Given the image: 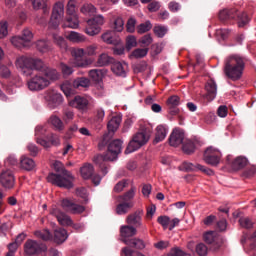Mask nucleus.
<instances>
[{"label": "nucleus", "mask_w": 256, "mask_h": 256, "mask_svg": "<svg viewBox=\"0 0 256 256\" xmlns=\"http://www.w3.org/2000/svg\"><path fill=\"white\" fill-rule=\"evenodd\" d=\"M22 38V41H25L27 43H31L33 41V32L29 28H25L22 30V34L20 36Z\"/></svg>", "instance_id": "nucleus-52"}, {"label": "nucleus", "mask_w": 256, "mask_h": 256, "mask_svg": "<svg viewBox=\"0 0 256 256\" xmlns=\"http://www.w3.org/2000/svg\"><path fill=\"white\" fill-rule=\"evenodd\" d=\"M42 75L49 81V85L54 81H59L61 79V73H59L57 69L48 67L47 65L46 68H44Z\"/></svg>", "instance_id": "nucleus-23"}, {"label": "nucleus", "mask_w": 256, "mask_h": 256, "mask_svg": "<svg viewBox=\"0 0 256 256\" xmlns=\"http://www.w3.org/2000/svg\"><path fill=\"white\" fill-rule=\"evenodd\" d=\"M53 167L59 174H49L47 177L48 183H52V185H56L57 187H63L64 189H72L74 179L73 174L67 171L60 161L54 162Z\"/></svg>", "instance_id": "nucleus-2"}, {"label": "nucleus", "mask_w": 256, "mask_h": 256, "mask_svg": "<svg viewBox=\"0 0 256 256\" xmlns=\"http://www.w3.org/2000/svg\"><path fill=\"white\" fill-rule=\"evenodd\" d=\"M207 246L203 243H200L196 246V253H198L200 256L207 255Z\"/></svg>", "instance_id": "nucleus-64"}, {"label": "nucleus", "mask_w": 256, "mask_h": 256, "mask_svg": "<svg viewBox=\"0 0 256 256\" xmlns=\"http://www.w3.org/2000/svg\"><path fill=\"white\" fill-rule=\"evenodd\" d=\"M180 169L182 171H202V173H205L206 175H214L213 170L201 165V164H193L191 162H184Z\"/></svg>", "instance_id": "nucleus-17"}, {"label": "nucleus", "mask_w": 256, "mask_h": 256, "mask_svg": "<svg viewBox=\"0 0 256 256\" xmlns=\"http://www.w3.org/2000/svg\"><path fill=\"white\" fill-rule=\"evenodd\" d=\"M69 105L70 107H74L75 109H78V111L85 113L89 107V100L83 96H76L69 102Z\"/></svg>", "instance_id": "nucleus-21"}, {"label": "nucleus", "mask_w": 256, "mask_h": 256, "mask_svg": "<svg viewBox=\"0 0 256 256\" xmlns=\"http://www.w3.org/2000/svg\"><path fill=\"white\" fill-rule=\"evenodd\" d=\"M185 142V132L181 129H174L170 135L169 143L171 147H179Z\"/></svg>", "instance_id": "nucleus-19"}, {"label": "nucleus", "mask_w": 256, "mask_h": 256, "mask_svg": "<svg viewBox=\"0 0 256 256\" xmlns=\"http://www.w3.org/2000/svg\"><path fill=\"white\" fill-rule=\"evenodd\" d=\"M49 123L56 129V131H63L65 129V125H63V121L56 115H52L49 118Z\"/></svg>", "instance_id": "nucleus-43"}, {"label": "nucleus", "mask_w": 256, "mask_h": 256, "mask_svg": "<svg viewBox=\"0 0 256 256\" xmlns=\"http://www.w3.org/2000/svg\"><path fill=\"white\" fill-rule=\"evenodd\" d=\"M60 68H61L63 77H69L70 75H73V73H74L73 68L65 63H61Z\"/></svg>", "instance_id": "nucleus-59"}, {"label": "nucleus", "mask_w": 256, "mask_h": 256, "mask_svg": "<svg viewBox=\"0 0 256 256\" xmlns=\"http://www.w3.org/2000/svg\"><path fill=\"white\" fill-rule=\"evenodd\" d=\"M204 241L209 245L212 243H217V241H219V235L215 231L206 232L204 234Z\"/></svg>", "instance_id": "nucleus-46"}, {"label": "nucleus", "mask_w": 256, "mask_h": 256, "mask_svg": "<svg viewBox=\"0 0 256 256\" xmlns=\"http://www.w3.org/2000/svg\"><path fill=\"white\" fill-rule=\"evenodd\" d=\"M120 235L123 237V239H130L131 237H135V235H137V228L131 226V224L123 225L120 227Z\"/></svg>", "instance_id": "nucleus-27"}, {"label": "nucleus", "mask_w": 256, "mask_h": 256, "mask_svg": "<svg viewBox=\"0 0 256 256\" xmlns=\"http://www.w3.org/2000/svg\"><path fill=\"white\" fill-rule=\"evenodd\" d=\"M133 47H137V37L129 35L126 37V49L131 51Z\"/></svg>", "instance_id": "nucleus-55"}, {"label": "nucleus", "mask_w": 256, "mask_h": 256, "mask_svg": "<svg viewBox=\"0 0 256 256\" xmlns=\"http://www.w3.org/2000/svg\"><path fill=\"white\" fill-rule=\"evenodd\" d=\"M111 69L118 77H127V64L121 62H115L112 64Z\"/></svg>", "instance_id": "nucleus-29"}, {"label": "nucleus", "mask_w": 256, "mask_h": 256, "mask_svg": "<svg viewBox=\"0 0 256 256\" xmlns=\"http://www.w3.org/2000/svg\"><path fill=\"white\" fill-rule=\"evenodd\" d=\"M123 242L129 247H135V249L143 250L146 247L145 241L139 238L124 239Z\"/></svg>", "instance_id": "nucleus-34"}, {"label": "nucleus", "mask_w": 256, "mask_h": 256, "mask_svg": "<svg viewBox=\"0 0 256 256\" xmlns=\"http://www.w3.org/2000/svg\"><path fill=\"white\" fill-rule=\"evenodd\" d=\"M0 183L4 189H13L15 187V175L11 170L3 171L0 175Z\"/></svg>", "instance_id": "nucleus-16"}, {"label": "nucleus", "mask_w": 256, "mask_h": 256, "mask_svg": "<svg viewBox=\"0 0 256 256\" xmlns=\"http://www.w3.org/2000/svg\"><path fill=\"white\" fill-rule=\"evenodd\" d=\"M135 191H137L136 188L132 187L123 196H120V199H122L123 201H131V199H133L135 197Z\"/></svg>", "instance_id": "nucleus-62"}, {"label": "nucleus", "mask_w": 256, "mask_h": 256, "mask_svg": "<svg viewBox=\"0 0 256 256\" xmlns=\"http://www.w3.org/2000/svg\"><path fill=\"white\" fill-rule=\"evenodd\" d=\"M61 91H63V93H64V95H66V97H70V95L73 94V84H71V82H69V81H65L61 85Z\"/></svg>", "instance_id": "nucleus-51"}, {"label": "nucleus", "mask_w": 256, "mask_h": 256, "mask_svg": "<svg viewBox=\"0 0 256 256\" xmlns=\"http://www.w3.org/2000/svg\"><path fill=\"white\" fill-rule=\"evenodd\" d=\"M72 85L74 89H79V87L87 89V87L91 86V80H89V78L79 77L72 82Z\"/></svg>", "instance_id": "nucleus-39"}, {"label": "nucleus", "mask_w": 256, "mask_h": 256, "mask_svg": "<svg viewBox=\"0 0 256 256\" xmlns=\"http://www.w3.org/2000/svg\"><path fill=\"white\" fill-rule=\"evenodd\" d=\"M66 39L71 43H85V41H87V37L85 35L75 31H70L67 34Z\"/></svg>", "instance_id": "nucleus-31"}, {"label": "nucleus", "mask_w": 256, "mask_h": 256, "mask_svg": "<svg viewBox=\"0 0 256 256\" xmlns=\"http://www.w3.org/2000/svg\"><path fill=\"white\" fill-rule=\"evenodd\" d=\"M239 224L244 228V229H251L253 227V222L251 219L247 217H242L239 219Z\"/></svg>", "instance_id": "nucleus-63"}, {"label": "nucleus", "mask_w": 256, "mask_h": 256, "mask_svg": "<svg viewBox=\"0 0 256 256\" xmlns=\"http://www.w3.org/2000/svg\"><path fill=\"white\" fill-rule=\"evenodd\" d=\"M7 35H9L7 21H1L0 22V39H4V37H7Z\"/></svg>", "instance_id": "nucleus-60"}, {"label": "nucleus", "mask_w": 256, "mask_h": 256, "mask_svg": "<svg viewBox=\"0 0 256 256\" xmlns=\"http://www.w3.org/2000/svg\"><path fill=\"white\" fill-rule=\"evenodd\" d=\"M121 121H123V118L121 117V115L113 116L108 122V125H107L108 131H110L111 133H115V131L119 129V126L121 125Z\"/></svg>", "instance_id": "nucleus-33"}, {"label": "nucleus", "mask_w": 256, "mask_h": 256, "mask_svg": "<svg viewBox=\"0 0 256 256\" xmlns=\"http://www.w3.org/2000/svg\"><path fill=\"white\" fill-rule=\"evenodd\" d=\"M50 215H53L55 218H57L60 225H66L68 227H71V225H73V220L71 219V217H69V215L65 214V212L61 211L55 206L52 207V209L50 210Z\"/></svg>", "instance_id": "nucleus-15"}, {"label": "nucleus", "mask_w": 256, "mask_h": 256, "mask_svg": "<svg viewBox=\"0 0 256 256\" xmlns=\"http://www.w3.org/2000/svg\"><path fill=\"white\" fill-rule=\"evenodd\" d=\"M110 63H113V58L109 56L107 53H102L98 56V59L96 61L97 67H107V65H110Z\"/></svg>", "instance_id": "nucleus-36"}, {"label": "nucleus", "mask_w": 256, "mask_h": 256, "mask_svg": "<svg viewBox=\"0 0 256 256\" xmlns=\"http://www.w3.org/2000/svg\"><path fill=\"white\" fill-rule=\"evenodd\" d=\"M94 171L95 168L93 167V164L86 163L80 168V175L84 179H91Z\"/></svg>", "instance_id": "nucleus-35"}, {"label": "nucleus", "mask_w": 256, "mask_h": 256, "mask_svg": "<svg viewBox=\"0 0 256 256\" xmlns=\"http://www.w3.org/2000/svg\"><path fill=\"white\" fill-rule=\"evenodd\" d=\"M97 49H98L97 45L95 44L89 45L84 49V55L86 57H95L97 56Z\"/></svg>", "instance_id": "nucleus-53"}, {"label": "nucleus", "mask_w": 256, "mask_h": 256, "mask_svg": "<svg viewBox=\"0 0 256 256\" xmlns=\"http://www.w3.org/2000/svg\"><path fill=\"white\" fill-rule=\"evenodd\" d=\"M35 237L38 239H42V241H50L51 239V232L48 229L44 230H37L34 232Z\"/></svg>", "instance_id": "nucleus-47"}, {"label": "nucleus", "mask_w": 256, "mask_h": 256, "mask_svg": "<svg viewBox=\"0 0 256 256\" xmlns=\"http://www.w3.org/2000/svg\"><path fill=\"white\" fill-rule=\"evenodd\" d=\"M72 57H74L72 62L73 67H80L85 69L89 67V65L93 64V60L91 58L83 59V57H85V49L83 48L72 49Z\"/></svg>", "instance_id": "nucleus-11"}, {"label": "nucleus", "mask_w": 256, "mask_h": 256, "mask_svg": "<svg viewBox=\"0 0 256 256\" xmlns=\"http://www.w3.org/2000/svg\"><path fill=\"white\" fill-rule=\"evenodd\" d=\"M43 251H47V247L35 240L29 239L24 244V253L27 256L41 255Z\"/></svg>", "instance_id": "nucleus-13"}, {"label": "nucleus", "mask_w": 256, "mask_h": 256, "mask_svg": "<svg viewBox=\"0 0 256 256\" xmlns=\"http://www.w3.org/2000/svg\"><path fill=\"white\" fill-rule=\"evenodd\" d=\"M53 31H59V29L58 30H49V33L52 34L54 43H56V45H58V47H60V49H64V51H67V41L65 40V38H63V36H59V34H57V33H53Z\"/></svg>", "instance_id": "nucleus-37"}, {"label": "nucleus", "mask_w": 256, "mask_h": 256, "mask_svg": "<svg viewBox=\"0 0 256 256\" xmlns=\"http://www.w3.org/2000/svg\"><path fill=\"white\" fill-rule=\"evenodd\" d=\"M221 151L213 146L208 147L203 156V160L207 163V165H211L212 167H217L221 163Z\"/></svg>", "instance_id": "nucleus-12"}, {"label": "nucleus", "mask_w": 256, "mask_h": 256, "mask_svg": "<svg viewBox=\"0 0 256 256\" xmlns=\"http://www.w3.org/2000/svg\"><path fill=\"white\" fill-rule=\"evenodd\" d=\"M205 99L207 101H214L215 97H217V83H215L213 80H210L205 85Z\"/></svg>", "instance_id": "nucleus-24"}, {"label": "nucleus", "mask_w": 256, "mask_h": 256, "mask_svg": "<svg viewBox=\"0 0 256 256\" xmlns=\"http://www.w3.org/2000/svg\"><path fill=\"white\" fill-rule=\"evenodd\" d=\"M133 203L131 202H122L116 206L117 215H127L130 209H132Z\"/></svg>", "instance_id": "nucleus-40"}, {"label": "nucleus", "mask_w": 256, "mask_h": 256, "mask_svg": "<svg viewBox=\"0 0 256 256\" xmlns=\"http://www.w3.org/2000/svg\"><path fill=\"white\" fill-rule=\"evenodd\" d=\"M76 7H77V1L69 0L66 8L67 15H77Z\"/></svg>", "instance_id": "nucleus-54"}, {"label": "nucleus", "mask_w": 256, "mask_h": 256, "mask_svg": "<svg viewBox=\"0 0 256 256\" xmlns=\"http://www.w3.org/2000/svg\"><path fill=\"white\" fill-rule=\"evenodd\" d=\"M47 87H49V80L43 73H38L27 81V88L34 93L43 91L47 89Z\"/></svg>", "instance_id": "nucleus-8"}, {"label": "nucleus", "mask_w": 256, "mask_h": 256, "mask_svg": "<svg viewBox=\"0 0 256 256\" xmlns=\"http://www.w3.org/2000/svg\"><path fill=\"white\" fill-rule=\"evenodd\" d=\"M43 99L49 109H57L63 105V95L57 90L49 89L43 93Z\"/></svg>", "instance_id": "nucleus-9"}, {"label": "nucleus", "mask_w": 256, "mask_h": 256, "mask_svg": "<svg viewBox=\"0 0 256 256\" xmlns=\"http://www.w3.org/2000/svg\"><path fill=\"white\" fill-rule=\"evenodd\" d=\"M11 43L14 47L21 49L22 47H27L26 42L23 40L21 36H14L11 38Z\"/></svg>", "instance_id": "nucleus-50"}, {"label": "nucleus", "mask_w": 256, "mask_h": 256, "mask_svg": "<svg viewBox=\"0 0 256 256\" xmlns=\"http://www.w3.org/2000/svg\"><path fill=\"white\" fill-rule=\"evenodd\" d=\"M231 158L232 156L228 155L226 160L228 163H231V167L234 171H239L240 169H243L249 165V159H247L245 156H237L232 162Z\"/></svg>", "instance_id": "nucleus-20"}, {"label": "nucleus", "mask_w": 256, "mask_h": 256, "mask_svg": "<svg viewBox=\"0 0 256 256\" xmlns=\"http://www.w3.org/2000/svg\"><path fill=\"white\" fill-rule=\"evenodd\" d=\"M80 11H81V13H83V15H87L88 17H91L92 15L97 13V7H95V5L87 2L81 7Z\"/></svg>", "instance_id": "nucleus-42"}, {"label": "nucleus", "mask_w": 256, "mask_h": 256, "mask_svg": "<svg viewBox=\"0 0 256 256\" xmlns=\"http://www.w3.org/2000/svg\"><path fill=\"white\" fill-rule=\"evenodd\" d=\"M245 71V58L239 54L228 56L224 61V74L231 81H239Z\"/></svg>", "instance_id": "nucleus-1"}, {"label": "nucleus", "mask_w": 256, "mask_h": 256, "mask_svg": "<svg viewBox=\"0 0 256 256\" xmlns=\"http://www.w3.org/2000/svg\"><path fill=\"white\" fill-rule=\"evenodd\" d=\"M62 27L66 29H79V16L77 15H68V17L63 20Z\"/></svg>", "instance_id": "nucleus-28"}, {"label": "nucleus", "mask_w": 256, "mask_h": 256, "mask_svg": "<svg viewBox=\"0 0 256 256\" xmlns=\"http://www.w3.org/2000/svg\"><path fill=\"white\" fill-rule=\"evenodd\" d=\"M167 133H169V129L165 125H159L156 128V135L153 140L154 145H157V143H161V141H165V138L167 137Z\"/></svg>", "instance_id": "nucleus-25"}, {"label": "nucleus", "mask_w": 256, "mask_h": 256, "mask_svg": "<svg viewBox=\"0 0 256 256\" xmlns=\"http://www.w3.org/2000/svg\"><path fill=\"white\" fill-rule=\"evenodd\" d=\"M87 27L85 28V34L90 37L99 35L101 33L102 25H105V17L103 15H97L94 18L87 21Z\"/></svg>", "instance_id": "nucleus-10"}, {"label": "nucleus", "mask_w": 256, "mask_h": 256, "mask_svg": "<svg viewBox=\"0 0 256 256\" xmlns=\"http://www.w3.org/2000/svg\"><path fill=\"white\" fill-rule=\"evenodd\" d=\"M15 65L18 71H21L23 75H26V77L31 76L33 71H40L43 73L44 69L47 67V64H45L41 58L31 56L18 57Z\"/></svg>", "instance_id": "nucleus-3"}, {"label": "nucleus", "mask_w": 256, "mask_h": 256, "mask_svg": "<svg viewBox=\"0 0 256 256\" xmlns=\"http://www.w3.org/2000/svg\"><path fill=\"white\" fill-rule=\"evenodd\" d=\"M154 33L157 37L163 38L167 35V27L165 26H155Z\"/></svg>", "instance_id": "nucleus-61"}, {"label": "nucleus", "mask_w": 256, "mask_h": 256, "mask_svg": "<svg viewBox=\"0 0 256 256\" xmlns=\"http://www.w3.org/2000/svg\"><path fill=\"white\" fill-rule=\"evenodd\" d=\"M32 3L33 9L36 11L39 9H44V11H47V6L45 4V0H29Z\"/></svg>", "instance_id": "nucleus-58"}, {"label": "nucleus", "mask_w": 256, "mask_h": 256, "mask_svg": "<svg viewBox=\"0 0 256 256\" xmlns=\"http://www.w3.org/2000/svg\"><path fill=\"white\" fill-rule=\"evenodd\" d=\"M139 43L142 47H149L153 43V37L151 34H146L139 39Z\"/></svg>", "instance_id": "nucleus-57"}, {"label": "nucleus", "mask_w": 256, "mask_h": 256, "mask_svg": "<svg viewBox=\"0 0 256 256\" xmlns=\"http://www.w3.org/2000/svg\"><path fill=\"white\" fill-rule=\"evenodd\" d=\"M65 17V4L63 2H56L52 8V14L48 24V31H57L61 21Z\"/></svg>", "instance_id": "nucleus-5"}, {"label": "nucleus", "mask_w": 256, "mask_h": 256, "mask_svg": "<svg viewBox=\"0 0 256 256\" xmlns=\"http://www.w3.org/2000/svg\"><path fill=\"white\" fill-rule=\"evenodd\" d=\"M68 238L69 233H67V230H65L64 228H59L54 231V241L58 245H61V243H65Z\"/></svg>", "instance_id": "nucleus-30"}, {"label": "nucleus", "mask_w": 256, "mask_h": 256, "mask_svg": "<svg viewBox=\"0 0 256 256\" xmlns=\"http://www.w3.org/2000/svg\"><path fill=\"white\" fill-rule=\"evenodd\" d=\"M101 39L107 45H117V41L113 39V32L108 31L101 35Z\"/></svg>", "instance_id": "nucleus-48"}, {"label": "nucleus", "mask_w": 256, "mask_h": 256, "mask_svg": "<svg viewBox=\"0 0 256 256\" xmlns=\"http://www.w3.org/2000/svg\"><path fill=\"white\" fill-rule=\"evenodd\" d=\"M123 147V141L117 139L113 140L109 146L108 151L105 155H97L94 158V163H99V161H115L121 153V149Z\"/></svg>", "instance_id": "nucleus-6"}, {"label": "nucleus", "mask_w": 256, "mask_h": 256, "mask_svg": "<svg viewBox=\"0 0 256 256\" xmlns=\"http://www.w3.org/2000/svg\"><path fill=\"white\" fill-rule=\"evenodd\" d=\"M137 33L139 35H143L149 31H151V29H153V24H151V21L147 20L144 23L139 24L137 27Z\"/></svg>", "instance_id": "nucleus-45"}, {"label": "nucleus", "mask_w": 256, "mask_h": 256, "mask_svg": "<svg viewBox=\"0 0 256 256\" xmlns=\"http://www.w3.org/2000/svg\"><path fill=\"white\" fill-rule=\"evenodd\" d=\"M36 48L40 53H49L51 51V42L45 39L36 42Z\"/></svg>", "instance_id": "nucleus-41"}, {"label": "nucleus", "mask_w": 256, "mask_h": 256, "mask_svg": "<svg viewBox=\"0 0 256 256\" xmlns=\"http://www.w3.org/2000/svg\"><path fill=\"white\" fill-rule=\"evenodd\" d=\"M46 133H47V129H45V127H43L41 125H38L35 128L36 143H38V145H41L45 149H49V147H51V143H49V141L41 138V137H45Z\"/></svg>", "instance_id": "nucleus-22"}, {"label": "nucleus", "mask_w": 256, "mask_h": 256, "mask_svg": "<svg viewBox=\"0 0 256 256\" xmlns=\"http://www.w3.org/2000/svg\"><path fill=\"white\" fill-rule=\"evenodd\" d=\"M136 26H137V19H135L134 17L129 18L126 23L127 33H135Z\"/></svg>", "instance_id": "nucleus-56"}, {"label": "nucleus", "mask_w": 256, "mask_h": 256, "mask_svg": "<svg viewBox=\"0 0 256 256\" xmlns=\"http://www.w3.org/2000/svg\"><path fill=\"white\" fill-rule=\"evenodd\" d=\"M182 151H184L186 155H191V153H195V142L189 139H185L182 144Z\"/></svg>", "instance_id": "nucleus-44"}, {"label": "nucleus", "mask_w": 256, "mask_h": 256, "mask_svg": "<svg viewBox=\"0 0 256 256\" xmlns=\"http://www.w3.org/2000/svg\"><path fill=\"white\" fill-rule=\"evenodd\" d=\"M107 75V71L105 69H92L88 72V76L94 83H101L103 79Z\"/></svg>", "instance_id": "nucleus-26"}, {"label": "nucleus", "mask_w": 256, "mask_h": 256, "mask_svg": "<svg viewBox=\"0 0 256 256\" xmlns=\"http://www.w3.org/2000/svg\"><path fill=\"white\" fill-rule=\"evenodd\" d=\"M147 53H149V48H137L132 52L131 57L143 59V57H147Z\"/></svg>", "instance_id": "nucleus-49"}, {"label": "nucleus", "mask_w": 256, "mask_h": 256, "mask_svg": "<svg viewBox=\"0 0 256 256\" xmlns=\"http://www.w3.org/2000/svg\"><path fill=\"white\" fill-rule=\"evenodd\" d=\"M110 27L115 31V33H122L123 29H125V21L119 16L114 17L111 21Z\"/></svg>", "instance_id": "nucleus-32"}, {"label": "nucleus", "mask_w": 256, "mask_h": 256, "mask_svg": "<svg viewBox=\"0 0 256 256\" xmlns=\"http://www.w3.org/2000/svg\"><path fill=\"white\" fill-rule=\"evenodd\" d=\"M236 16L238 17V27H245V25L249 23V17L245 12L237 14V10L235 9H223L219 12L220 21H227V19H235Z\"/></svg>", "instance_id": "nucleus-7"}, {"label": "nucleus", "mask_w": 256, "mask_h": 256, "mask_svg": "<svg viewBox=\"0 0 256 256\" xmlns=\"http://www.w3.org/2000/svg\"><path fill=\"white\" fill-rule=\"evenodd\" d=\"M149 139H151V132L147 129L136 133L125 150L126 155H129V153H135V151L141 149L143 145H147V143H149Z\"/></svg>", "instance_id": "nucleus-4"}, {"label": "nucleus", "mask_w": 256, "mask_h": 256, "mask_svg": "<svg viewBox=\"0 0 256 256\" xmlns=\"http://www.w3.org/2000/svg\"><path fill=\"white\" fill-rule=\"evenodd\" d=\"M20 167L25 169V171H33V169H35V161L29 157L22 156Z\"/></svg>", "instance_id": "nucleus-38"}, {"label": "nucleus", "mask_w": 256, "mask_h": 256, "mask_svg": "<svg viewBox=\"0 0 256 256\" xmlns=\"http://www.w3.org/2000/svg\"><path fill=\"white\" fill-rule=\"evenodd\" d=\"M61 207L73 215H81L85 212V206L76 204L69 199L62 200Z\"/></svg>", "instance_id": "nucleus-14"}, {"label": "nucleus", "mask_w": 256, "mask_h": 256, "mask_svg": "<svg viewBox=\"0 0 256 256\" xmlns=\"http://www.w3.org/2000/svg\"><path fill=\"white\" fill-rule=\"evenodd\" d=\"M126 222L132 227H143V210L139 209L128 215Z\"/></svg>", "instance_id": "nucleus-18"}]
</instances>
